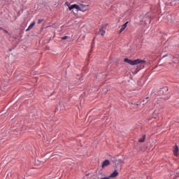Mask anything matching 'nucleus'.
<instances>
[{
    "label": "nucleus",
    "mask_w": 179,
    "mask_h": 179,
    "mask_svg": "<svg viewBox=\"0 0 179 179\" xmlns=\"http://www.w3.org/2000/svg\"><path fill=\"white\" fill-rule=\"evenodd\" d=\"M124 62L129 63V64H130V65H137V64H143L145 62V60H142V59H135V60L124 59Z\"/></svg>",
    "instance_id": "f257e3e1"
},
{
    "label": "nucleus",
    "mask_w": 179,
    "mask_h": 179,
    "mask_svg": "<svg viewBox=\"0 0 179 179\" xmlns=\"http://www.w3.org/2000/svg\"><path fill=\"white\" fill-rule=\"evenodd\" d=\"M111 161L115 164L116 167L122 166L124 164V162L122 159H117L115 157L111 158Z\"/></svg>",
    "instance_id": "f03ea898"
},
{
    "label": "nucleus",
    "mask_w": 179,
    "mask_h": 179,
    "mask_svg": "<svg viewBox=\"0 0 179 179\" xmlns=\"http://www.w3.org/2000/svg\"><path fill=\"white\" fill-rule=\"evenodd\" d=\"M79 10L83 12L88 10V5L80 4L79 6Z\"/></svg>",
    "instance_id": "7ed1b4c3"
},
{
    "label": "nucleus",
    "mask_w": 179,
    "mask_h": 179,
    "mask_svg": "<svg viewBox=\"0 0 179 179\" xmlns=\"http://www.w3.org/2000/svg\"><path fill=\"white\" fill-rule=\"evenodd\" d=\"M69 10H72V9L76 8L78 9V10H80V6L77 5V4H73L71 6H69Z\"/></svg>",
    "instance_id": "20e7f679"
},
{
    "label": "nucleus",
    "mask_w": 179,
    "mask_h": 179,
    "mask_svg": "<svg viewBox=\"0 0 179 179\" xmlns=\"http://www.w3.org/2000/svg\"><path fill=\"white\" fill-rule=\"evenodd\" d=\"M173 151L174 155L177 157L179 151V148L178 147L177 145H175V148H173Z\"/></svg>",
    "instance_id": "39448f33"
},
{
    "label": "nucleus",
    "mask_w": 179,
    "mask_h": 179,
    "mask_svg": "<svg viewBox=\"0 0 179 179\" xmlns=\"http://www.w3.org/2000/svg\"><path fill=\"white\" fill-rule=\"evenodd\" d=\"M129 22H127L126 23H124V24H123L122 26H121V29L120 30V33L122 32L123 31L125 30V29L127 28V26Z\"/></svg>",
    "instance_id": "423d86ee"
},
{
    "label": "nucleus",
    "mask_w": 179,
    "mask_h": 179,
    "mask_svg": "<svg viewBox=\"0 0 179 179\" xmlns=\"http://www.w3.org/2000/svg\"><path fill=\"white\" fill-rule=\"evenodd\" d=\"M36 24V22H33L31 23V24L28 27V28L26 29V31H29L31 30V29L34 27V26Z\"/></svg>",
    "instance_id": "0eeeda50"
},
{
    "label": "nucleus",
    "mask_w": 179,
    "mask_h": 179,
    "mask_svg": "<svg viewBox=\"0 0 179 179\" xmlns=\"http://www.w3.org/2000/svg\"><path fill=\"white\" fill-rule=\"evenodd\" d=\"M110 164V161L109 159H105V161L102 164V167L107 166L108 165Z\"/></svg>",
    "instance_id": "6e6552de"
},
{
    "label": "nucleus",
    "mask_w": 179,
    "mask_h": 179,
    "mask_svg": "<svg viewBox=\"0 0 179 179\" xmlns=\"http://www.w3.org/2000/svg\"><path fill=\"white\" fill-rule=\"evenodd\" d=\"M99 33L101 36H103L106 33V30L104 29V28L102 27V28L99 29Z\"/></svg>",
    "instance_id": "1a4fd4ad"
},
{
    "label": "nucleus",
    "mask_w": 179,
    "mask_h": 179,
    "mask_svg": "<svg viewBox=\"0 0 179 179\" xmlns=\"http://www.w3.org/2000/svg\"><path fill=\"white\" fill-rule=\"evenodd\" d=\"M118 176V172L117 171H115V172H113L111 175L110 177L111 178H115Z\"/></svg>",
    "instance_id": "9d476101"
},
{
    "label": "nucleus",
    "mask_w": 179,
    "mask_h": 179,
    "mask_svg": "<svg viewBox=\"0 0 179 179\" xmlns=\"http://www.w3.org/2000/svg\"><path fill=\"white\" fill-rule=\"evenodd\" d=\"M145 135H143V137L141 138H140V140L138 141L139 143H143V141H145Z\"/></svg>",
    "instance_id": "9b49d317"
},
{
    "label": "nucleus",
    "mask_w": 179,
    "mask_h": 179,
    "mask_svg": "<svg viewBox=\"0 0 179 179\" xmlns=\"http://www.w3.org/2000/svg\"><path fill=\"white\" fill-rule=\"evenodd\" d=\"M68 38H69V36H63V37L62 38V39L64 41V40L67 39Z\"/></svg>",
    "instance_id": "f8f14e48"
},
{
    "label": "nucleus",
    "mask_w": 179,
    "mask_h": 179,
    "mask_svg": "<svg viewBox=\"0 0 179 179\" xmlns=\"http://www.w3.org/2000/svg\"><path fill=\"white\" fill-rule=\"evenodd\" d=\"M3 31H4L5 33H8V30H6L5 29H3Z\"/></svg>",
    "instance_id": "ddd939ff"
},
{
    "label": "nucleus",
    "mask_w": 179,
    "mask_h": 179,
    "mask_svg": "<svg viewBox=\"0 0 179 179\" xmlns=\"http://www.w3.org/2000/svg\"><path fill=\"white\" fill-rule=\"evenodd\" d=\"M101 179H110V178L108 177H106V178H101Z\"/></svg>",
    "instance_id": "4468645a"
},
{
    "label": "nucleus",
    "mask_w": 179,
    "mask_h": 179,
    "mask_svg": "<svg viewBox=\"0 0 179 179\" xmlns=\"http://www.w3.org/2000/svg\"><path fill=\"white\" fill-rule=\"evenodd\" d=\"M94 45V42L92 43L91 44V48H93V45Z\"/></svg>",
    "instance_id": "2eb2a0df"
},
{
    "label": "nucleus",
    "mask_w": 179,
    "mask_h": 179,
    "mask_svg": "<svg viewBox=\"0 0 179 179\" xmlns=\"http://www.w3.org/2000/svg\"><path fill=\"white\" fill-rule=\"evenodd\" d=\"M3 28H2L1 27H0V30H2V31H3Z\"/></svg>",
    "instance_id": "dca6fc26"
},
{
    "label": "nucleus",
    "mask_w": 179,
    "mask_h": 179,
    "mask_svg": "<svg viewBox=\"0 0 179 179\" xmlns=\"http://www.w3.org/2000/svg\"><path fill=\"white\" fill-rule=\"evenodd\" d=\"M41 21H40V20H38V24H40V22H41Z\"/></svg>",
    "instance_id": "f3484780"
},
{
    "label": "nucleus",
    "mask_w": 179,
    "mask_h": 179,
    "mask_svg": "<svg viewBox=\"0 0 179 179\" xmlns=\"http://www.w3.org/2000/svg\"><path fill=\"white\" fill-rule=\"evenodd\" d=\"M176 1H179V0H176Z\"/></svg>",
    "instance_id": "a211bd4d"
},
{
    "label": "nucleus",
    "mask_w": 179,
    "mask_h": 179,
    "mask_svg": "<svg viewBox=\"0 0 179 179\" xmlns=\"http://www.w3.org/2000/svg\"><path fill=\"white\" fill-rule=\"evenodd\" d=\"M148 98L147 97V98H146V100H148Z\"/></svg>",
    "instance_id": "6ab92c4d"
},
{
    "label": "nucleus",
    "mask_w": 179,
    "mask_h": 179,
    "mask_svg": "<svg viewBox=\"0 0 179 179\" xmlns=\"http://www.w3.org/2000/svg\"><path fill=\"white\" fill-rule=\"evenodd\" d=\"M96 179V178H95Z\"/></svg>",
    "instance_id": "aec40b11"
}]
</instances>
